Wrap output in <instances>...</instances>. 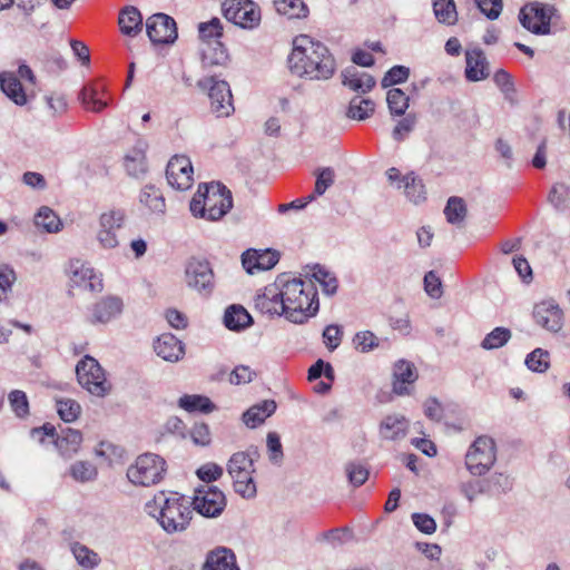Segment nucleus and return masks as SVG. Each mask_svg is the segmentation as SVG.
Returning <instances> with one entry per match:
<instances>
[{
	"label": "nucleus",
	"mask_w": 570,
	"mask_h": 570,
	"mask_svg": "<svg viewBox=\"0 0 570 570\" xmlns=\"http://www.w3.org/2000/svg\"><path fill=\"white\" fill-rule=\"evenodd\" d=\"M287 63L293 75L311 80L330 79L336 67L327 47L307 35H299L294 39Z\"/></svg>",
	"instance_id": "f257e3e1"
},
{
	"label": "nucleus",
	"mask_w": 570,
	"mask_h": 570,
	"mask_svg": "<svg viewBox=\"0 0 570 570\" xmlns=\"http://www.w3.org/2000/svg\"><path fill=\"white\" fill-rule=\"evenodd\" d=\"M277 283H281L282 299L289 322L303 324L318 312L317 291L312 281L281 275Z\"/></svg>",
	"instance_id": "f03ea898"
},
{
	"label": "nucleus",
	"mask_w": 570,
	"mask_h": 570,
	"mask_svg": "<svg viewBox=\"0 0 570 570\" xmlns=\"http://www.w3.org/2000/svg\"><path fill=\"white\" fill-rule=\"evenodd\" d=\"M259 458L256 446H250L246 451L235 452L226 464V470L233 480V488L237 494L244 499L256 497L257 489L254 481L255 461Z\"/></svg>",
	"instance_id": "7ed1b4c3"
},
{
	"label": "nucleus",
	"mask_w": 570,
	"mask_h": 570,
	"mask_svg": "<svg viewBox=\"0 0 570 570\" xmlns=\"http://www.w3.org/2000/svg\"><path fill=\"white\" fill-rule=\"evenodd\" d=\"M155 502L160 508L158 521L166 532H180L188 527L193 510L184 497H179L177 493L166 497L164 493H160V495L155 498Z\"/></svg>",
	"instance_id": "20e7f679"
},
{
	"label": "nucleus",
	"mask_w": 570,
	"mask_h": 570,
	"mask_svg": "<svg viewBox=\"0 0 570 570\" xmlns=\"http://www.w3.org/2000/svg\"><path fill=\"white\" fill-rule=\"evenodd\" d=\"M166 462L154 453L139 455L127 470L128 480L135 485L150 487L158 483L166 471Z\"/></svg>",
	"instance_id": "39448f33"
},
{
	"label": "nucleus",
	"mask_w": 570,
	"mask_h": 570,
	"mask_svg": "<svg viewBox=\"0 0 570 570\" xmlns=\"http://www.w3.org/2000/svg\"><path fill=\"white\" fill-rule=\"evenodd\" d=\"M497 461V446L492 438H476L465 454V466L472 475H484Z\"/></svg>",
	"instance_id": "423d86ee"
},
{
	"label": "nucleus",
	"mask_w": 570,
	"mask_h": 570,
	"mask_svg": "<svg viewBox=\"0 0 570 570\" xmlns=\"http://www.w3.org/2000/svg\"><path fill=\"white\" fill-rule=\"evenodd\" d=\"M389 184L397 189L403 190V194L407 202L417 206L422 205L426 200V187L424 179L419 176L415 171L411 170L406 174H402L396 167H391L385 171Z\"/></svg>",
	"instance_id": "0eeeda50"
},
{
	"label": "nucleus",
	"mask_w": 570,
	"mask_h": 570,
	"mask_svg": "<svg viewBox=\"0 0 570 570\" xmlns=\"http://www.w3.org/2000/svg\"><path fill=\"white\" fill-rule=\"evenodd\" d=\"M76 374L79 384L90 394L102 397L109 393L110 385L96 358L86 355L78 362Z\"/></svg>",
	"instance_id": "6e6552de"
},
{
	"label": "nucleus",
	"mask_w": 570,
	"mask_h": 570,
	"mask_svg": "<svg viewBox=\"0 0 570 570\" xmlns=\"http://www.w3.org/2000/svg\"><path fill=\"white\" fill-rule=\"evenodd\" d=\"M197 86L202 90H208L210 109L217 117H228L234 112L233 96L227 81L209 76L199 79Z\"/></svg>",
	"instance_id": "1a4fd4ad"
},
{
	"label": "nucleus",
	"mask_w": 570,
	"mask_h": 570,
	"mask_svg": "<svg viewBox=\"0 0 570 570\" xmlns=\"http://www.w3.org/2000/svg\"><path fill=\"white\" fill-rule=\"evenodd\" d=\"M222 11L228 21L244 29H253L261 22L259 7L252 0H225Z\"/></svg>",
	"instance_id": "9d476101"
},
{
	"label": "nucleus",
	"mask_w": 570,
	"mask_h": 570,
	"mask_svg": "<svg viewBox=\"0 0 570 570\" xmlns=\"http://www.w3.org/2000/svg\"><path fill=\"white\" fill-rule=\"evenodd\" d=\"M556 12L553 6L534 2L521 9L519 20L527 30L534 35H549L551 20Z\"/></svg>",
	"instance_id": "9b49d317"
},
{
	"label": "nucleus",
	"mask_w": 570,
	"mask_h": 570,
	"mask_svg": "<svg viewBox=\"0 0 570 570\" xmlns=\"http://www.w3.org/2000/svg\"><path fill=\"white\" fill-rule=\"evenodd\" d=\"M204 200L207 219L212 222L220 219L233 207L232 193L220 183L204 184Z\"/></svg>",
	"instance_id": "f8f14e48"
},
{
	"label": "nucleus",
	"mask_w": 570,
	"mask_h": 570,
	"mask_svg": "<svg viewBox=\"0 0 570 570\" xmlns=\"http://www.w3.org/2000/svg\"><path fill=\"white\" fill-rule=\"evenodd\" d=\"M194 510L206 518H216L226 507L223 491L215 485L205 484L195 490L193 498Z\"/></svg>",
	"instance_id": "ddd939ff"
},
{
	"label": "nucleus",
	"mask_w": 570,
	"mask_h": 570,
	"mask_svg": "<svg viewBox=\"0 0 570 570\" xmlns=\"http://www.w3.org/2000/svg\"><path fill=\"white\" fill-rule=\"evenodd\" d=\"M185 278L188 287L202 294L214 289V273L207 261L191 258L186 264Z\"/></svg>",
	"instance_id": "4468645a"
},
{
	"label": "nucleus",
	"mask_w": 570,
	"mask_h": 570,
	"mask_svg": "<svg viewBox=\"0 0 570 570\" xmlns=\"http://www.w3.org/2000/svg\"><path fill=\"white\" fill-rule=\"evenodd\" d=\"M147 36L153 43L168 45L177 39L176 21L168 14L155 13L146 21Z\"/></svg>",
	"instance_id": "2eb2a0df"
},
{
	"label": "nucleus",
	"mask_w": 570,
	"mask_h": 570,
	"mask_svg": "<svg viewBox=\"0 0 570 570\" xmlns=\"http://www.w3.org/2000/svg\"><path fill=\"white\" fill-rule=\"evenodd\" d=\"M533 320L537 325L550 333H559L564 325L563 311L553 299H544L534 305Z\"/></svg>",
	"instance_id": "dca6fc26"
},
{
	"label": "nucleus",
	"mask_w": 570,
	"mask_h": 570,
	"mask_svg": "<svg viewBox=\"0 0 570 570\" xmlns=\"http://www.w3.org/2000/svg\"><path fill=\"white\" fill-rule=\"evenodd\" d=\"M89 311L88 322L91 325H105L121 315L124 302L119 296L107 295L92 304Z\"/></svg>",
	"instance_id": "f3484780"
},
{
	"label": "nucleus",
	"mask_w": 570,
	"mask_h": 570,
	"mask_svg": "<svg viewBox=\"0 0 570 570\" xmlns=\"http://www.w3.org/2000/svg\"><path fill=\"white\" fill-rule=\"evenodd\" d=\"M166 178L177 190H186L193 184V166L186 156H174L167 164Z\"/></svg>",
	"instance_id": "a211bd4d"
},
{
	"label": "nucleus",
	"mask_w": 570,
	"mask_h": 570,
	"mask_svg": "<svg viewBox=\"0 0 570 570\" xmlns=\"http://www.w3.org/2000/svg\"><path fill=\"white\" fill-rule=\"evenodd\" d=\"M70 282L72 286L100 293L104 289V283L100 274L86 263L73 261L70 263Z\"/></svg>",
	"instance_id": "6ab92c4d"
},
{
	"label": "nucleus",
	"mask_w": 570,
	"mask_h": 570,
	"mask_svg": "<svg viewBox=\"0 0 570 570\" xmlns=\"http://www.w3.org/2000/svg\"><path fill=\"white\" fill-rule=\"evenodd\" d=\"M279 284L276 279L273 284L265 286L263 293L256 295L254 299L256 309L271 316L284 315L286 317Z\"/></svg>",
	"instance_id": "aec40b11"
},
{
	"label": "nucleus",
	"mask_w": 570,
	"mask_h": 570,
	"mask_svg": "<svg viewBox=\"0 0 570 570\" xmlns=\"http://www.w3.org/2000/svg\"><path fill=\"white\" fill-rule=\"evenodd\" d=\"M279 261V254L273 249H247L242 255V264L248 274L273 268Z\"/></svg>",
	"instance_id": "412c9836"
},
{
	"label": "nucleus",
	"mask_w": 570,
	"mask_h": 570,
	"mask_svg": "<svg viewBox=\"0 0 570 570\" xmlns=\"http://www.w3.org/2000/svg\"><path fill=\"white\" fill-rule=\"evenodd\" d=\"M154 351L164 361L178 362L185 355V345L171 333H164L155 340Z\"/></svg>",
	"instance_id": "4be33fe9"
},
{
	"label": "nucleus",
	"mask_w": 570,
	"mask_h": 570,
	"mask_svg": "<svg viewBox=\"0 0 570 570\" xmlns=\"http://www.w3.org/2000/svg\"><path fill=\"white\" fill-rule=\"evenodd\" d=\"M416 379L417 374L412 363L405 360L397 361L393 367V392L397 395L410 394V386Z\"/></svg>",
	"instance_id": "5701e85b"
},
{
	"label": "nucleus",
	"mask_w": 570,
	"mask_h": 570,
	"mask_svg": "<svg viewBox=\"0 0 570 570\" xmlns=\"http://www.w3.org/2000/svg\"><path fill=\"white\" fill-rule=\"evenodd\" d=\"M341 77L343 86L361 95L370 92L376 83L373 76L365 71H360L354 66L345 68Z\"/></svg>",
	"instance_id": "b1692460"
},
{
	"label": "nucleus",
	"mask_w": 570,
	"mask_h": 570,
	"mask_svg": "<svg viewBox=\"0 0 570 570\" xmlns=\"http://www.w3.org/2000/svg\"><path fill=\"white\" fill-rule=\"evenodd\" d=\"M488 61L479 49L469 50L465 53V77L469 81H481L489 77Z\"/></svg>",
	"instance_id": "393cba45"
},
{
	"label": "nucleus",
	"mask_w": 570,
	"mask_h": 570,
	"mask_svg": "<svg viewBox=\"0 0 570 570\" xmlns=\"http://www.w3.org/2000/svg\"><path fill=\"white\" fill-rule=\"evenodd\" d=\"M276 402L273 400H264L250 406L243 414V422L247 428L255 429L263 424L267 417L273 415L276 411Z\"/></svg>",
	"instance_id": "a878e982"
},
{
	"label": "nucleus",
	"mask_w": 570,
	"mask_h": 570,
	"mask_svg": "<svg viewBox=\"0 0 570 570\" xmlns=\"http://www.w3.org/2000/svg\"><path fill=\"white\" fill-rule=\"evenodd\" d=\"M118 23L124 35L135 37L142 30V16L136 7L127 6L120 11Z\"/></svg>",
	"instance_id": "bb28decb"
},
{
	"label": "nucleus",
	"mask_w": 570,
	"mask_h": 570,
	"mask_svg": "<svg viewBox=\"0 0 570 570\" xmlns=\"http://www.w3.org/2000/svg\"><path fill=\"white\" fill-rule=\"evenodd\" d=\"M407 426V421L404 416L397 414L387 415L381 422L380 433L385 440L396 441L406 435Z\"/></svg>",
	"instance_id": "cd10ccee"
},
{
	"label": "nucleus",
	"mask_w": 570,
	"mask_h": 570,
	"mask_svg": "<svg viewBox=\"0 0 570 570\" xmlns=\"http://www.w3.org/2000/svg\"><path fill=\"white\" fill-rule=\"evenodd\" d=\"M228 59L227 49L220 41L209 42L202 50V65L204 69L226 66Z\"/></svg>",
	"instance_id": "c85d7f7f"
},
{
	"label": "nucleus",
	"mask_w": 570,
	"mask_h": 570,
	"mask_svg": "<svg viewBox=\"0 0 570 570\" xmlns=\"http://www.w3.org/2000/svg\"><path fill=\"white\" fill-rule=\"evenodd\" d=\"M204 570H239L232 550L220 548L212 551L206 560Z\"/></svg>",
	"instance_id": "c756f323"
},
{
	"label": "nucleus",
	"mask_w": 570,
	"mask_h": 570,
	"mask_svg": "<svg viewBox=\"0 0 570 570\" xmlns=\"http://www.w3.org/2000/svg\"><path fill=\"white\" fill-rule=\"evenodd\" d=\"M125 168L127 174L135 178H142L146 175L148 167L142 144H139L126 155Z\"/></svg>",
	"instance_id": "7c9ffc66"
},
{
	"label": "nucleus",
	"mask_w": 570,
	"mask_h": 570,
	"mask_svg": "<svg viewBox=\"0 0 570 570\" xmlns=\"http://www.w3.org/2000/svg\"><path fill=\"white\" fill-rule=\"evenodd\" d=\"M81 442V432L71 428L62 430L61 435L55 440L56 446L65 456L75 454L79 450Z\"/></svg>",
	"instance_id": "2f4dec72"
},
{
	"label": "nucleus",
	"mask_w": 570,
	"mask_h": 570,
	"mask_svg": "<svg viewBox=\"0 0 570 570\" xmlns=\"http://www.w3.org/2000/svg\"><path fill=\"white\" fill-rule=\"evenodd\" d=\"M252 322V316L240 305H232L225 311L224 324L230 331L245 330Z\"/></svg>",
	"instance_id": "473e14b6"
},
{
	"label": "nucleus",
	"mask_w": 570,
	"mask_h": 570,
	"mask_svg": "<svg viewBox=\"0 0 570 570\" xmlns=\"http://www.w3.org/2000/svg\"><path fill=\"white\" fill-rule=\"evenodd\" d=\"M375 110V104L372 99L363 98L361 95H356L350 101L346 110V116L354 120H365L370 118Z\"/></svg>",
	"instance_id": "72a5a7b5"
},
{
	"label": "nucleus",
	"mask_w": 570,
	"mask_h": 570,
	"mask_svg": "<svg viewBox=\"0 0 570 570\" xmlns=\"http://www.w3.org/2000/svg\"><path fill=\"white\" fill-rule=\"evenodd\" d=\"M3 94L10 98L16 105L23 106L27 104V95L20 80L13 75H3L0 80Z\"/></svg>",
	"instance_id": "f704fd0d"
},
{
	"label": "nucleus",
	"mask_w": 570,
	"mask_h": 570,
	"mask_svg": "<svg viewBox=\"0 0 570 570\" xmlns=\"http://www.w3.org/2000/svg\"><path fill=\"white\" fill-rule=\"evenodd\" d=\"M178 405L187 412L210 413L216 406L209 397L198 394H185L178 400Z\"/></svg>",
	"instance_id": "c9c22d12"
},
{
	"label": "nucleus",
	"mask_w": 570,
	"mask_h": 570,
	"mask_svg": "<svg viewBox=\"0 0 570 570\" xmlns=\"http://www.w3.org/2000/svg\"><path fill=\"white\" fill-rule=\"evenodd\" d=\"M77 563L86 570L95 569L101 559L99 554L80 542H73L70 547Z\"/></svg>",
	"instance_id": "e433bc0d"
},
{
	"label": "nucleus",
	"mask_w": 570,
	"mask_h": 570,
	"mask_svg": "<svg viewBox=\"0 0 570 570\" xmlns=\"http://www.w3.org/2000/svg\"><path fill=\"white\" fill-rule=\"evenodd\" d=\"M140 203L156 214H164L166 210V203L163 193L153 185H146L142 188L140 193Z\"/></svg>",
	"instance_id": "4c0bfd02"
},
{
	"label": "nucleus",
	"mask_w": 570,
	"mask_h": 570,
	"mask_svg": "<svg viewBox=\"0 0 570 570\" xmlns=\"http://www.w3.org/2000/svg\"><path fill=\"white\" fill-rule=\"evenodd\" d=\"M274 6L279 14L289 19H302L308 14V8L303 0H274Z\"/></svg>",
	"instance_id": "58836bf2"
},
{
	"label": "nucleus",
	"mask_w": 570,
	"mask_h": 570,
	"mask_svg": "<svg viewBox=\"0 0 570 570\" xmlns=\"http://www.w3.org/2000/svg\"><path fill=\"white\" fill-rule=\"evenodd\" d=\"M433 12L439 22L452 26L458 20V12L453 0H433Z\"/></svg>",
	"instance_id": "ea45409f"
},
{
	"label": "nucleus",
	"mask_w": 570,
	"mask_h": 570,
	"mask_svg": "<svg viewBox=\"0 0 570 570\" xmlns=\"http://www.w3.org/2000/svg\"><path fill=\"white\" fill-rule=\"evenodd\" d=\"M35 224L37 227L42 228L47 233H57L62 227L60 218L56 213L47 207L42 206L35 216Z\"/></svg>",
	"instance_id": "a19ab883"
},
{
	"label": "nucleus",
	"mask_w": 570,
	"mask_h": 570,
	"mask_svg": "<svg viewBox=\"0 0 570 570\" xmlns=\"http://www.w3.org/2000/svg\"><path fill=\"white\" fill-rule=\"evenodd\" d=\"M446 222L452 225H461L466 217V205L461 197H450L444 208Z\"/></svg>",
	"instance_id": "79ce46f5"
},
{
	"label": "nucleus",
	"mask_w": 570,
	"mask_h": 570,
	"mask_svg": "<svg viewBox=\"0 0 570 570\" xmlns=\"http://www.w3.org/2000/svg\"><path fill=\"white\" fill-rule=\"evenodd\" d=\"M199 39L205 42V46L209 42L219 41L223 37V24L219 18H212L207 22H200L198 24Z\"/></svg>",
	"instance_id": "37998d69"
},
{
	"label": "nucleus",
	"mask_w": 570,
	"mask_h": 570,
	"mask_svg": "<svg viewBox=\"0 0 570 570\" xmlns=\"http://www.w3.org/2000/svg\"><path fill=\"white\" fill-rule=\"evenodd\" d=\"M524 364L531 372L544 373L550 367V353L538 347L527 355Z\"/></svg>",
	"instance_id": "c03bdc74"
},
{
	"label": "nucleus",
	"mask_w": 570,
	"mask_h": 570,
	"mask_svg": "<svg viewBox=\"0 0 570 570\" xmlns=\"http://www.w3.org/2000/svg\"><path fill=\"white\" fill-rule=\"evenodd\" d=\"M511 338V331L507 327H495L481 342L484 350H495L504 346Z\"/></svg>",
	"instance_id": "a18cd8bd"
},
{
	"label": "nucleus",
	"mask_w": 570,
	"mask_h": 570,
	"mask_svg": "<svg viewBox=\"0 0 570 570\" xmlns=\"http://www.w3.org/2000/svg\"><path fill=\"white\" fill-rule=\"evenodd\" d=\"M386 102L392 115L402 116L409 107V97L401 89L393 88L387 91Z\"/></svg>",
	"instance_id": "49530a36"
},
{
	"label": "nucleus",
	"mask_w": 570,
	"mask_h": 570,
	"mask_svg": "<svg viewBox=\"0 0 570 570\" xmlns=\"http://www.w3.org/2000/svg\"><path fill=\"white\" fill-rule=\"evenodd\" d=\"M56 406L60 419L65 422L76 421L81 413L80 404L71 399H58Z\"/></svg>",
	"instance_id": "de8ad7c7"
},
{
	"label": "nucleus",
	"mask_w": 570,
	"mask_h": 570,
	"mask_svg": "<svg viewBox=\"0 0 570 570\" xmlns=\"http://www.w3.org/2000/svg\"><path fill=\"white\" fill-rule=\"evenodd\" d=\"M70 474L78 482H88L96 479L97 469L88 461H77L70 466Z\"/></svg>",
	"instance_id": "09e8293b"
},
{
	"label": "nucleus",
	"mask_w": 570,
	"mask_h": 570,
	"mask_svg": "<svg viewBox=\"0 0 570 570\" xmlns=\"http://www.w3.org/2000/svg\"><path fill=\"white\" fill-rule=\"evenodd\" d=\"M489 494H501L512 489V479L505 473H493L485 479Z\"/></svg>",
	"instance_id": "8fccbe9b"
},
{
	"label": "nucleus",
	"mask_w": 570,
	"mask_h": 570,
	"mask_svg": "<svg viewBox=\"0 0 570 570\" xmlns=\"http://www.w3.org/2000/svg\"><path fill=\"white\" fill-rule=\"evenodd\" d=\"M348 481L354 487H361L368 478L367 468L360 462H350L345 466Z\"/></svg>",
	"instance_id": "3c124183"
},
{
	"label": "nucleus",
	"mask_w": 570,
	"mask_h": 570,
	"mask_svg": "<svg viewBox=\"0 0 570 570\" xmlns=\"http://www.w3.org/2000/svg\"><path fill=\"white\" fill-rule=\"evenodd\" d=\"M313 277L322 285L323 291L327 295H333L336 293L338 286L337 279L325 268L321 266H315Z\"/></svg>",
	"instance_id": "603ef678"
},
{
	"label": "nucleus",
	"mask_w": 570,
	"mask_h": 570,
	"mask_svg": "<svg viewBox=\"0 0 570 570\" xmlns=\"http://www.w3.org/2000/svg\"><path fill=\"white\" fill-rule=\"evenodd\" d=\"M444 288L442 281L433 271H430V308L442 307L444 302Z\"/></svg>",
	"instance_id": "864d4df0"
},
{
	"label": "nucleus",
	"mask_w": 570,
	"mask_h": 570,
	"mask_svg": "<svg viewBox=\"0 0 570 570\" xmlns=\"http://www.w3.org/2000/svg\"><path fill=\"white\" fill-rule=\"evenodd\" d=\"M353 344L356 350L367 353L379 346V338L371 331H362L354 335Z\"/></svg>",
	"instance_id": "5fc2aeb1"
},
{
	"label": "nucleus",
	"mask_w": 570,
	"mask_h": 570,
	"mask_svg": "<svg viewBox=\"0 0 570 570\" xmlns=\"http://www.w3.org/2000/svg\"><path fill=\"white\" fill-rule=\"evenodd\" d=\"M268 459L274 464H281L284 458L281 438L276 432H268L266 438Z\"/></svg>",
	"instance_id": "6e6d98bb"
},
{
	"label": "nucleus",
	"mask_w": 570,
	"mask_h": 570,
	"mask_svg": "<svg viewBox=\"0 0 570 570\" xmlns=\"http://www.w3.org/2000/svg\"><path fill=\"white\" fill-rule=\"evenodd\" d=\"M125 212L122 209H110L101 214L99 225L102 228L118 230L122 227L125 222Z\"/></svg>",
	"instance_id": "4d7b16f0"
},
{
	"label": "nucleus",
	"mask_w": 570,
	"mask_h": 570,
	"mask_svg": "<svg viewBox=\"0 0 570 570\" xmlns=\"http://www.w3.org/2000/svg\"><path fill=\"white\" fill-rule=\"evenodd\" d=\"M410 76V69L404 66L392 67L383 77L381 85L383 88H387L394 85L402 83L407 80Z\"/></svg>",
	"instance_id": "13d9d810"
},
{
	"label": "nucleus",
	"mask_w": 570,
	"mask_h": 570,
	"mask_svg": "<svg viewBox=\"0 0 570 570\" xmlns=\"http://www.w3.org/2000/svg\"><path fill=\"white\" fill-rule=\"evenodd\" d=\"M80 99L83 105L95 112L101 111L107 106V102H104L98 98V89L95 87L82 88Z\"/></svg>",
	"instance_id": "bf43d9fd"
},
{
	"label": "nucleus",
	"mask_w": 570,
	"mask_h": 570,
	"mask_svg": "<svg viewBox=\"0 0 570 570\" xmlns=\"http://www.w3.org/2000/svg\"><path fill=\"white\" fill-rule=\"evenodd\" d=\"M335 174L334 170L330 167L322 168L317 171V177L315 181L314 193L315 198L317 196H322L328 187L334 184Z\"/></svg>",
	"instance_id": "052dcab7"
},
{
	"label": "nucleus",
	"mask_w": 570,
	"mask_h": 570,
	"mask_svg": "<svg viewBox=\"0 0 570 570\" xmlns=\"http://www.w3.org/2000/svg\"><path fill=\"white\" fill-rule=\"evenodd\" d=\"M9 402L12 411L19 417H24L29 414V402L24 392L14 390L9 394Z\"/></svg>",
	"instance_id": "680f3d73"
},
{
	"label": "nucleus",
	"mask_w": 570,
	"mask_h": 570,
	"mask_svg": "<svg viewBox=\"0 0 570 570\" xmlns=\"http://www.w3.org/2000/svg\"><path fill=\"white\" fill-rule=\"evenodd\" d=\"M223 473V468L214 462L203 464L196 472L197 476L207 484L218 480Z\"/></svg>",
	"instance_id": "e2e57ef3"
},
{
	"label": "nucleus",
	"mask_w": 570,
	"mask_h": 570,
	"mask_svg": "<svg viewBox=\"0 0 570 570\" xmlns=\"http://www.w3.org/2000/svg\"><path fill=\"white\" fill-rule=\"evenodd\" d=\"M342 327L336 324L327 325L323 331V340L330 351L336 350L342 341Z\"/></svg>",
	"instance_id": "0e129e2a"
},
{
	"label": "nucleus",
	"mask_w": 570,
	"mask_h": 570,
	"mask_svg": "<svg viewBox=\"0 0 570 570\" xmlns=\"http://www.w3.org/2000/svg\"><path fill=\"white\" fill-rule=\"evenodd\" d=\"M462 492L465 498L472 502L482 493H488V485L485 479L483 480H471L462 484Z\"/></svg>",
	"instance_id": "69168bd1"
},
{
	"label": "nucleus",
	"mask_w": 570,
	"mask_h": 570,
	"mask_svg": "<svg viewBox=\"0 0 570 570\" xmlns=\"http://www.w3.org/2000/svg\"><path fill=\"white\" fill-rule=\"evenodd\" d=\"M190 438L196 445H208L212 441L208 425L206 423H195L190 430Z\"/></svg>",
	"instance_id": "338daca9"
},
{
	"label": "nucleus",
	"mask_w": 570,
	"mask_h": 570,
	"mask_svg": "<svg viewBox=\"0 0 570 570\" xmlns=\"http://www.w3.org/2000/svg\"><path fill=\"white\" fill-rule=\"evenodd\" d=\"M493 81L505 97H509L514 92V85L511 75L508 71L503 69L495 71L493 75Z\"/></svg>",
	"instance_id": "774afa93"
}]
</instances>
